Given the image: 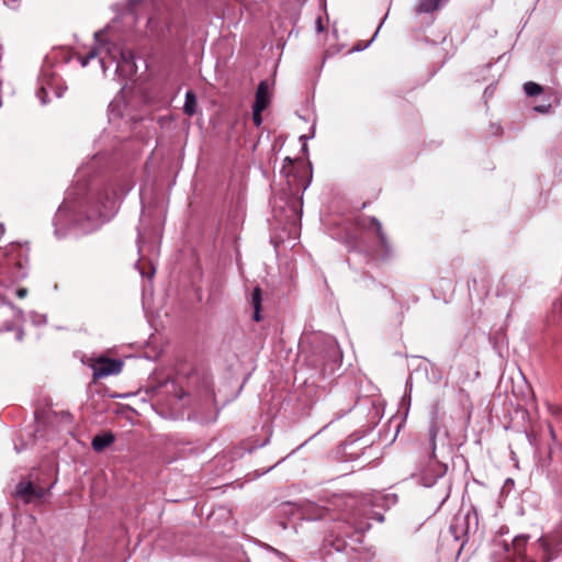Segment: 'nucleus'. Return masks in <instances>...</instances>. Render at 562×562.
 <instances>
[{
  "label": "nucleus",
  "mask_w": 562,
  "mask_h": 562,
  "mask_svg": "<svg viewBox=\"0 0 562 562\" xmlns=\"http://www.w3.org/2000/svg\"><path fill=\"white\" fill-rule=\"evenodd\" d=\"M128 190L130 188L122 187L116 182H109L89 200L86 220L91 222V228L102 225L115 215L120 201Z\"/></svg>",
  "instance_id": "nucleus-1"
},
{
  "label": "nucleus",
  "mask_w": 562,
  "mask_h": 562,
  "mask_svg": "<svg viewBox=\"0 0 562 562\" xmlns=\"http://www.w3.org/2000/svg\"><path fill=\"white\" fill-rule=\"evenodd\" d=\"M440 426L436 414L432 415L428 428V446L430 450L429 461L422 471V477L426 486H431L447 472V464L440 462L436 457V438Z\"/></svg>",
  "instance_id": "nucleus-2"
},
{
  "label": "nucleus",
  "mask_w": 562,
  "mask_h": 562,
  "mask_svg": "<svg viewBox=\"0 0 562 562\" xmlns=\"http://www.w3.org/2000/svg\"><path fill=\"white\" fill-rule=\"evenodd\" d=\"M540 468L546 473L550 484L558 488L562 484V452L554 446L549 449L548 456L541 459Z\"/></svg>",
  "instance_id": "nucleus-3"
},
{
  "label": "nucleus",
  "mask_w": 562,
  "mask_h": 562,
  "mask_svg": "<svg viewBox=\"0 0 562 562\" xmlns=\"http://www.w3.org/2000/svg\"><path fill=\"white\" fill-rule=\"evenodd\" d=\"M52 486L45 488L34 484L32 481H20L16 485L15 496L22 498L24 503H31L46 496Z\"/></svg>",
  "instance_id": "nucleus-4"
},
{
  "label": "nucleus",
  "mask_w": 562,
  "mask_h": 562,
  "mask_svg": "<svg viewBox=\"0 0 562 562\" xmlns=\"http://www.w3.org/2000/svg\"><path fill=\"white\" fill-rule=\"evenodd\" d=\"M123 362L119 359L100 357L92 364L93 378L102 379L109 375L119 374L122 371Z\"/></svg>",
  "instance_id": "nucleus-5"
},
{
  "label": "nucleus",
  "mask_w": 562,
  "mask_h": 562,
  "mask_svg": "<svg viewBox=\"0 0 562 562\" xmlns=\"http://www.w3.org/2000/svg\"><path fill=\"white\" fill-rule=\"evenodd\" d=\"M54 80L55 79H54L53 75L48 74L46 70L42 71L41 77H40V87L36 91V95L40 99L42 104L47 103L46 98L48 95V90H54L55 95L57 98L63 97L64 90L55 87Z\"/></svg>",
  "instance_id": "nucleus-6"
},
{
  "label": "nucleus",
  "mask_w": 562,
  "mask_h": 562,
  "mask_svg": "<svg viewBox=\"0 0 562 562\" xmlns=\"http://www.w3.org/2000/svg\"><path fill=\"white\" fill-rule=\"evenodd\" d=\"M116 64V70L121 74L133 76L136 72L135 54L132 49H121Z\"/></svg>",
  "instance_id": "nucleus-7"
},
{
  "label": "nucleus",
  "mask_w": 562,
  "mask_h": 562,
  "mask_svg": "<svg viewBox=\"0 0 562 562\" xmlns=\"http://www.w3.org/2000/svg\"><path fill=\"white\" fill-rule=\"evenodd\" d=\"M547 559H553L562 551V530L540 539Z\"/></svg>",
  "instance_id": "nucleus-8"
},
{
  "label": "nucleus",
  "mask_w": 562,
  "mask_h": 562,
  "mask_svg": "<svg viewBox=\"0 0 562 562\" xmlns=\"http://www.w3.org/2000/svg\"><path fill=\"white\" fill-rule=\"evenodd\" d=\"M74 221L76 225L83 226L82 218H74L72 210L68 205V203L64 202L57 210L55 215V233L59 235L58 226H64L66 222Z\"/></svg>",
  "instance_id": "nucleus-9"
},
{
  "label": "nucleus",
  "mask_w": 562,
  "mask_h": 562,
  "mask_svg": "<svg viewBox=\"0 0 562 562\" xmlns=\"http://www.w3.org/2000/svg\"><path fill=\"white\" fill-rule=\"evenodd\" d=\"M366 227L368 229H374L375 231V233H376V235L379 237L381 246L385 250L386 255H390L391 246H390V243L387 240L386 234L383 231L381 222L376 217H370L369 218V224L366 225Z\"/></svg>",
  "instance_id": "nucleus-10"
},
{
  "label": "nucleus",
  "mask_w": 562,
  "mask_h": 562,
  "mask_svg": "<svg viewBox=\"0 0 562 562\" xmlns=\"http://www.w3.org/2000/svg\"><path fill=\"white\" fill-rule=\"evenodd\" d=\"M270 102L269 86L266 80L259 82L252 106L266 109Z\"/></svg>",
  "instance_id": "nucleus-11"
},
{
  "label": "nucleus",
  "mask_w": 562,
  "mask_h": 562,
  "mask_svg": "<svg viewBox=\"0 0 562 562\" xmlns=\"http://www.w3.org/2000/svg\"><path fill=\"white\" fill-rule=\"evenodd\" d=\"M449 0H418L416 13H432L445 5Z\"/></svg>",
  "instance_id": "nucleus-12"
},
{
  "label": "nucleus",
  "mask_w": 562,
  "mask_h": 562,
  "mask_svg": "<svg viewBox=\"0 0 562 562\" xmlns=\"http://www.w3.org/2000/svg\"><path fill=\"white\" fill-rule=\"evenodd\" d=\"M250 303L254 307L252 319L255 322L261 321V304H262V291L259 286H255L251 293Z\"/></svg>",
  "instance_id": "nucleus-13"
},
{
  "label": "nucleus",
  "mask_w": 562,
  "mask_h": 562,
  "mask_svg": "<svg viewBox=\"0 0 562 562\" xmlns=\"http://www.w3.org/2000/svg\"><path fill=\"white\" fill-rule=\"evenodd\" d=\"M113 442H114V436L111 432H106L103 435H97L92 439V448L99 452V451L104 450L106 447H109Z\"/></svg>",
  "instance_id": "nucleus-14"
},
{
  "label": "nucleus",
  "mask_w": 562,
  "mask_h": 562,
  "mask_svg": "<svg viewBox=\"0 0 562 562\" xmlns=\"http://www.w3.org/2000/svg\"><path fill=\"white\" fill-rule=\"evenodd\" d=\"M196 106L198 102L195 93L192 90L187 91L183 104V112L187 115L192 116L196 112Z\"/></svg>",
  "instance_id": "nucleus-15"
},
{
  "label": "nucleus",
  "mask_w": 562,
  "mask_h": 562,
  "mask_svg": "<svg viewBox=\"0 0 562 562\" xmlns=\"http://www.w3.org/2000/svg\"><path fill=\"white\" fill-rule=\"evenodd\" d=\"M524 91L528 97H535L542 92V87L533 81H528L524 85Z\"/></svg>",
  "instance_id": "nucleus-16"
},
{
  "label": "nucleus",
  "mask_w": 562,
  "mask_h": 562,
  "mask_svg": "<svg viewBox=\"0 0 562 562\" xmlns=\"http://www.w3.org/2000/svg\"><path fill=\"white\" fill-rule=\"evenodd\" d=\"M263 110L265 109H262V108L252 106V121L257 127L260 126L262 123L261 113Z\"/></svg>",
  "instance_id": "nucleus-17"
},
{
  "label": "nucleus",
  "mask_w": 562,
  "mask_h": 562,
  "mask_svg": "<svg viewBox=\"0 0 562 562\" xmlns=\"http://www.w3.org/2000/svg\"><path fill=\"white\" fill-rule=\"evenodd\" d=\"M533 110H535L536 112H539V113L546 114V113H549V112H550V110H551V104H549V103H548V104L536 105V106L533 108Z\"/></svg>",
  "instance_id": "nucleus-18"
},
{
  "label": "nucleus",
  "mask_w": 562,
  "mask_h": 562,
  "mask_svg": "<svg viewBox=\"0 0 562 562\" xmlns=\"http://www.w3.org/2000/svg\"><path fill=\"white\" fill-rule=\"evenodd\" d=\"M94 57H95V52H94V50L90 52V53L88 54V56H87L86 58H83V59H82L81 65H82V66H87V65H88L89 59H92V58H94Z\"/></svg>",
  "instance_id": "nucleus-19"
},
{
  "label": "nucleus",
  "mask_w": 562,
  "mask_h": 562,
  "mask_svg": "<svg viewBox=\"0 0 562 562\" xmlns=\"http://www.w3.org/2000/svg\"><path fill=\"white\" fill-rule=\"evenodd\" d=\"M553 308L562 311V297L553 304Z\"/></svg>",
  "instance_id": "nucleus-20"
},
{
  "label": "nucleus",
  "mask_w": 562,
  "mask_h": 562,
  "mask_svg": "<svg viewBox=\"0 0 562 562\" xmlns=\"http://www.w3.org/2000/svg\"><path fill=\"white\" fill-rule=\"evenodd\" d=\"M26 293H27L26 289H23V288L19 289L16 292L18 296L21 299H23L26 295Z\"/></svg>",
  "instance_id": "nucleus-21"
},
{
  "label": "nucleus",
  "mask_w": 562,
  "mask_h": 562,
  "mask_svg": "<svg viewBox=\"0 0 562 562\" xmlns=\"http://www.w3.org/2000/svg\"><path fill=\"white\" fill-rule=\"evenodd\" d=\"M316 29H317V32H323L324 31V26H323V23H322L321 19H317Z\"/></svg>",
  "instance_id": "nucleus-22"
},
{
  "label": "nucleus",
  "mask_w": 562,
  "mask_h": 562,
  "mask_svg": "<svg viewBox=\"0 0 562 562\" xmlns=\"http://www.w3.org/2000/svg\"><path fill=\"white\" fill-rule=\"evenodd\" d=\"M550 411L553 413V414H559L562 408L559 407V406H550Z\"/></svg>",
  "instance_id": "nucleus-23"
},
{
  "label": "nucleus",
  "mask_w": 562,
  "mask_h": 562,
  "mask_svg": "<svg viewBox=\"0 0 562 562\" xmlns=\"http://www.w3.org/2000/svg\"><path fill=\"white\" fill-rule=\"evenodd\" d=\"M356 501L353 498H349L348 504L353 505Z\"/></svg>",
  "instance_id": "nucleus-24"
},
{
  "label": "nucleus",
  "mask_w": 562,
  "mask_h": 562,
  "mask_svg": "<svg viewBox=\"0 0 562 562\" xmlns=\"http://www.w3.org/2000/svg\"><path fill=\"white\" fill-rule=\"evenodd\" d=\"M18 338H19L20 340L22 339V333H19Z\"/></svg>",
  "instance_id": "nucleus-25"
},
{
  "label": "nucleus",
  "mask_w": 562,
  "mask_h": 562,
  "mask_svg": "<svg viewBox=\"0 0 562 562\" xmlns=\"http://www.w3.org/2000/svg\"><path fill=\"white\" fill-rule=\"evenodd\" d=\"M550 432H551V436L554 438V431H553V429H551V430H550Z\"/></svg>",
  "instance_id": "nucleus-26"
},
{
  "label": "nucleus",
  "mask_w": 562,
  "mask_h": 562,
  "mask_svg": "<svg viewBox=\"0 0 562 562\" xmlns=\"http://www.w3.org/2000/svg\"><path fill=\"white\" fill-rule=\"evenodd\" d=\"M331 351H333L334 356L337 355V351L335 349H331Z\"/></svg>",
  "instance_id": "nucleus-27"
}]
</instances>
